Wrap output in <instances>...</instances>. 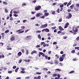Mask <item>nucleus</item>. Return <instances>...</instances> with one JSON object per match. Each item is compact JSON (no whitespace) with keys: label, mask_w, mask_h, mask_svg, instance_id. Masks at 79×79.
<instances>
[{"label":"nucleus","mask_w":79,"mask_h":79,"mask_svg":"<svg viewBox=\"0 0 79 79\" xmlns=\"http://www.w3.org/2000/svg\"><path fill=\"white\" fill-rule=\"evenodd\" d=\"M72 31L73 32V33H76L77 32H78V29L75 27L73 28Z\"/></svg>","instance_id":"obj_1"},{"label":"nucleus","mask_w":79,"mask_h":79,"mask_svg":"<svg viewBox=\"0 0 79 79\" xmlns=\"http://www.w3.org/2000/svg\"><path fill=\"white\" fill-rule=\"evenodd\" d=\"M72 17V14L70 13H69V15L66 17V19H71Z\"/></svg>","instance_id":"obj_2"},{"label":"nucleus","mask_w":79,"mask_h":79,"mask_svg":"<svg viewBox=\"0 0 79 79\" xmlns=\"http://www.w3.org/2000/svg\"><path fill=\"white\" fill-rule=\"evenodd\" d=\"M48 26V24H46L44 25H42L40 27V28H42V29H43V28H44V27H47Z\"/></svg>","instance_id":"obj_3"},{"label":"nucleus","mask_w":79,"mask_h":79,"mask_svg":"<svg viewBox=\"0 0 79 79\" xmlns=\"http://www.w3.org/2000/svg\"><path fill=\"white\" fill-rule=\"evenodd\" d=\"M40 8H41V6H38L35 8V10L38 11L39 10H40Z\"/></svg>","instance_id":"obj_4"},{"label":"nucleus","mask_w":79,"mask_h":79,"mask_svg":"<svg viewBox=\"0 0 79 79\" xmlns=\"http://www.w3.org/2000/svg\"><path fill=\"white\" fill-rule=\"evenodd\" d=\"M31 37H32V36H27L26 37L25 39H27V40H31Z\"/></svg>","instance_id":"obj_5"},{"label":"nucleus","mask_w":79,"mask_h":79,"mask_svg":"<svg viewBox=\"0 0 79 79\" xmlns=\"http://www.w3.org/2000/svg\"><path fill=\"white\" fill-rule=\"evenodd\" d=\"M43 14L41 13H39L37 14L36 15V17H39V16H42Z\"/></svg>","instance_id":"obj_6"},{"label":"nucleus","mask_w":79,"mask_h":79,"mask_svg":"<svg viewBox=\"0 0 79 79\" xmlns=\"http://www.w3.org/2000/svg\"><path fill=\"white\" fill-rule=\"evenodd\" d=\"M15 40V36H13L11 37L10 40L11 41H14Z\"/></svg>","instance_id":"obj_7"},{"label":"nucleus","mask_w":79,"mask_h":79,"mask_svg":"<svg viewBox=\"0 0 79 79\" xmlns=\"http://www.w3.org/2000/svg\"><path fill=\"white\" fill-rule=\"evenodd\" d=\"M18 56V58H19V56H21L22 55V52H19L17 54Z\"/></svg>","instance_id":"obj_8"},{"label":"nucleus","mask_w":79,"mask_h":79,"mask_svg":"<svg viewBox=\"0 0 79 79\" xmlns=\"http://www.w3.org/2000/svg\"><path fill=\"white\" fill-rule=\"evenodd\" d=\"M69 23H67L65 24V25L64 27V29H66L68 27V26H69Z\"/></svg>","instance_id":"obj_9"},{"label":"nucleus","mask_w":79,"mask_h":79,"mask_svg":"<svg viewBox=\"0 0 79 79\" xmlns=\"http://www.w3.org/2000/svg\"><path fill=\"white\" fill-rule=\"evenodd\" d=\"M24 32V31H19V30H18L16 31V32H18L19 34H22V33H23Z\"/></svg>","instance_id":"obj_10"},{"label":"nucleus","mask_w":79,"mask_h":79,"mask_svg":"<svg viewBox=\"0 0 79 79\" xmlns=\"http://www.w3.org/2000/svg\"><path fill=\"white\" fill-rule=\"evenodd\" d=\"M41 45H43V47H46L47 46L46 44H45V42H41Z\"/></svg>","instance_id":"obj_11"},{"label":"nucleus","mask_w":79,"mask_h":79,"mask_svg":"<svg viewBox=\"0 0 79 79\" xmlns=\"http://www.w3.org/2000/svg\"><path fill=\"white\" fill-rule=\"evenodd\" d=\"M45 58L46 59H48V60H50V59H51V57H48V56H45Z\"/></svg>","instance_id":"obj_12"},{"label":"nucleus","mask_w":79,"mask_h":79,"mask_svg":"<svg viewBox=\"0 0 79 79\" xmlns=\"http://www.w3.org/2000/svg\"><path fill=\"white\" fill-rule=\"evenodd\" d=\"M59 60L60 61H63L64 60V58H63L62 57H60Z\"/></svg>","instance_id":"obj_13"},{"label":"nucleus","mask_w":79,"mask_h":79,"mask_svg":"<svg viewBox=\"0 0 79 79\" xmlns=\"http://www.w3.org/2000/svg\"><path fill=\"white\" fill-rule=\"evenodd\" d=\"M59 29L60 30V31H64V29H63L61 26H59Z\"/></svg>","instance_id":"obj_14"},{"label":"nucleus","mask_w":79,"mask_h":79,"mask_svg":"<svg viewBox=\"0 0 79 79\" xmlns=\"http://www.w3.org/2000/svg\"><path fill=\"white\" fill-rule=\"evenodd\" d=\"M26 54L27 55H29V50L27 49V50H26Z\"/></svg>","instance_id":"obj_15"},{"label":"nucleus","mask_w":79,"mask_h":79,"mask_svg":"<svg viewBox=\"0 0 79 79\" xmlns=\"http://www.w3.org/2000/svg\"><path fill=\"white\" fill-rule=\"evenodd\" d=\"M40 54L41 55H42L43 57H44V56H46L44 53H43V52H40Z\"/></svg>","instance_id":"obj_16"},{"label":"nucleus","mask_w":79,"mask_h":79,"mask_svg":"<svg viewBox=\"0 0 79 79\" xmlns=\"http://www.w3.org/2000/svg\"><path fill=\"white\" fill-rule=\"evenodd\" d=\"M1 34L2 35V39H4V37H5V34H4V33H1Z\"/></svg>","instance_id":"obj_17"},{"label":"nucleus","mask_w":79,"mask_h":79,"mask_svg":"<svg viewBox=\"0 0 79 79\" xmlns=\"http://www.w3.org/2000/svg\"><path fill=\"white\" fill-rule=\"evenodd\" d=\"M73 7H74V4H73L70 6V9L73 10Z\"/></svg>","instance_id":"obj_18"},{"label":"nucleus","mask_w":79,"mask_h":79,"mask_svg":"<svg viewBox=\"0 0 79 79\" xmlns=\"http://www.w3.org/2000/svg\"><path fill=\"white\" fill-rule=\"evenodd\" d=\"M44 16H48L49 15V14L48 13H44Z\"/></svg>","instance_id":"obj_19"},{"label":"nucleus","mask_w":79,"mask_h":79,"mask_svg":"<svg viewBox=\"0 0 79 79\" xmlns=\"http://www.w3.org/2000/svg\"><path fill=\"white\" fill-rule=\"evenodd\" d=\"M45 31L46 32H48L50 31V30L48 28H46L45 29Z\"/></svg>","instance_id":"obj_20"},{"label":"nucleus","mask_w":79,"mask_h":79,"mask_svg":"<svg viewBox=\"0 0 79 79\" xmlns=\"http://www.w3.org/2000/svg\"><path fill=\"white\" fill-rule=\"evenodd\" d=\"M26 6V4L25 2H23L22 5V6Z\"/></svg>","instance_id":"obj_21"},{"label":"nucleus","mask_w":79,"mask_h":79,"mask_svg":"<svg viewBox=\"0 0 79 79\" xmlns=\"http://www.w3.org/2000/svg\"><path fill=\"white\" fill-rule=\"evenodd\" d=\"M2 58H5V56H4V55L3 54L2 56L0 55V59L2 58Z\"/></svg>","instance_id":"obj_22"},{"label":"nucleus","mask_w":79,"mask_h":79,"mask_svg":"<svg viewBox=\"0 0 79 79\" xmlns=\"http://www.w3.org/2000/svg\"><path fill=\"white\" fill-rule=\"evenodd\" d=\"M37 53V52H36V51H33L32 52H31V55H33L34 53Z\"/></svg>","instance_id":"obj_23"},{"label":"nucleus","mask_w":79,"mask_h":79,"mask_svg":"<svg viewBox=\"0 0 79 79\" xmlns=\"http://www.w3.org/2000/svg\"><path fill=\"white\" fill-rule=\"evenodd\" d=\"M24 61H25V62H30V61H31V60H30V59H28V60H24Z\"/></svg>","instance_id":"obj_24"},{"label":"nucleus","mask_w":79,"mask_h":79,"mask_svg":"<svg viewBox=\"0 0 79 79\" xmlns=\"http://www.w3.org/2000/svg\"><path fill=\"white\" fill-rule=\"evenodd\" d=\"M74 9L75 11H78V9H79V8H78V7H75Z\"/></svg>","instance_id":"obj_25"},{"label":"nucleus","mask_w":79,"mask_h":79,"mask_svg":"<svg viewBox=\"0 0 79 79\" xmlns=\"http://www.w3.org/2000/svg\"><path fill=\"white\" fill-rule=\"evenodd\" d=\"M22 53H24L25 52V50H24V49H22L21 50Z\"/></svg>","instance_id":"obj_26"},{"label":"nucleus","mask_w":79,"mask_h":79,"mask_svg":"<svg viewBox=\"0 0 79 79\" xmlns=\"http://www.w3.org/2000/svg\"><path fill=\"white\" fill-rule=\"evenodd\" d=\"M56 71H61V69H56Z\"/></svg>","instance_id":"obj_27"},{"label":"nucleus","mask_w":79,"mask_h":79,"mask_svg":"<svg viewBox=\"0 0 79 79\" xmlns=\"http://www.w3.org/2000/svg\"><path fill=\"white\" fill-rule=\"evenodd\" d=\"M54 63H55V64H58V63H58V60H55Z\"/></svg>","instance_id":"obj_28"},{"label":"nucleus","mask_w":79,"mask_h":79,"mask_svg":"<svg viewBox=\"0 0 79 79\" xmlns=\"http://www.w3.org/2000/svg\"><path fill=\"white\" fill-rule=\"evenodd\" d=\"M3 3L4 5H8V3L5 1H3Z\"/></svg>","instance_id":"obj_29"},{"label":"nucleus","mask_w":79,"mask_h":79,"mask_svg":"<svg viewBox=\"0 0 79 79\" xmlns=\"http://www.w3.org/2000/svg\"><path fill=\"white\" fill-rule=\"evenodd\" d=\"M66 56V54H63L62 55V57L63 58H64L65 57V56Z\"/></svg>","instance_id":"obj_30"},{"label":"nucleus","mask_w":79,"mask_h":79,"mask_svg":"<svg viewBox=\"0 0 79 79\" xmlns=\"http://www.w3.org/2000/svg\"><path fill=\"white\" fill-rule=\"evenodd\" d=\"M7 50H11L12 48H7Z\"/></svg>","instance_id":"obj_31"},{"label":"nucleus","mask_w":79,"mask_h":79,"mask_svg":"<svg viewBox=\"0 0 79 79\" xmlns=\"http://www.w3.org/2000/svg\"><path fill=\"white\" fill-rule=\"evenodd\" d=\"M52 76L53 77H56V76H57V74H53L52 75Z\"/></svg>","instance_id":"obj_32"},{"label":"nucleus","mask_w":79,"mask_h":79,"mask_svg":"<svg viewBox=\"0 0 79 79\" xmlns=\"http://www.w3.org/2000/svg\"><path fill=\"white\" fill-rule=\"evenodd\" d=\"M35 19V16H34L31 18L30 19L31 20H34V19Z\"/></svg>","instance_id":"obj_33"},{"label":"nucleus","mask_w":79,"mask_h":79,"mask_svg":"<svg viewBox=\"0 0 79 79\" xmlns=\"http://www.w3.org/2000/svg\"><path fill=\"white\" fill-rule=\"evenodd\" d=\"M21 29H23H23H25V27L24 26H21Z\"/></svg>","instance_id":"obj_34"},{"label":"nucleus","mask_w":79,"mask_h":79,"mask_svg":"<svg viewBox=\"0 0 79 79\" xmlns=\"http://www.w3.org/2000/svg\"><path fill=\"white\" fill-rule=\"evenodd\" d=\"M5 11L6 12V13H7L8 12V10L6 9H5Z\"/></svg>","instance_id":"obj_35"},{"label":"nucleus","mask_w":79,"mask_h":79,"mask_svg":"<svg viewBox=\"0 0 79 79\" xmlns=\"http://www.w3.org/2000/svg\"><path fill=\"white\" fill-rule=\"evenodd\" d=\"M38 37L39 39L40 40L41 39V36H40V35H39L38 36Z\"/></svg>","instance_id":"obj_36"},{"label":"nucleus","mask_w":79,"mask_h":79,"mask_svg":"<svg viewBox=\"0 0 79 79\" xmlns=\"http://www.w3.org/2000/svg\"><path fill=\"white\" fill-rule=\"evenodd\" d=\"M35 74H38V75H40V74H42V73L40 72H36Z\"/></svg>","instance_id":"obj_37"},{"label":"nucleus","mask_w":79,"mask_h":79,"mask_svg":"<svg viewBox=\"0 0 79 79\" xmlns=\"http://www.w3.org/2000/svg\"><path fill=\"white\" fill-rule=\"evenodd\" d=\"M19 69V68L17 67L15 70V72H16V73H17V72H18V70Z\"/></svg>","instance_id":"obj_38"},{"label":"nucleus","mask_w":79,"mask_h":79,"mask_svg":"<svg viewBox=\"0 0 79 79\" xmlns=\"http://www.w3.org/2000/svg\"><path fill=\"white\" fill-rule=\"evenodd\" d=\"M3 44H4L3 43H0V46H1V47H3Z\"/></svg>","instance_id":"obj_39"},{"label":"nucleus","mask_w":79,"mask_h":79,"mask_svg":"<svg viewBox=\"0 0 79 79\" xmlns=\"http://www.w3.org/2000/svg\"><path fill=\"white\" fill-rule=\"evenodd\" d=\"M19 13V11H18L17 12L16 11H14V13L15 14H17V13Z\"/></svg>","instance_id":"obj_40"},{"label":"nucleus","mask_w":79,"mask_h":79,"mask_svg":"<svg viewBox=\"0 0 79 79\" xmlns=\"http://www.w3.org/2000/svg\"><path fill=\"white\" fill-rule=\"evenodd\" d=\"M10 32V31H9V30H7L6 31H5V33H8V32Z\"/></svg>","instance_id":"obj_41"},{"label":"nucleus","mask_w":79,"mask_h":79,"mask_svg":"<svg viewBox=\"0 0 79 79\" xmlns=\"http://www.w3.org/2000/svg\"><path fill=\"white\" fill-rule=\"evenodd\" d=\"M41 31L40 30H37L36 31V33H40Z\"/></svg>","instance_id":"obj_42"},{"label":"nucleus","mask_w":79,"mask_h":79,"mask_svg":"<svg viewBox=\"0 0 79 79\" xmlns=\"http://www.w3.org/2000/svg\"><path fill=\"white\" fill-rule=\"evenodd\" d=\"M62 21V18H60V19L59 20V22H61Z\"/></svg>","instance_id":"obj_43"},{"label":"nucleus","mask_w":79,"mask_h":79,"mask_svg":"<svg viewBox=\"0 0 79 79\" xmlns=\"http://www.w3.org/2000/svg\"><path fill=\"white\" fill-rule=\"evenodd\" d=\"M20 69H21V70H22V71H25V69H24V68L21 67L20 68Z\"/></svg>","instance_id":"obj_44"},{"label":"nucleus","mask_w":79,"mask_h":79,"mask_svg":"<svg viewBox=\"0 0 79 79\" xmlns=\"http://www.w3.org/2000/svg\"><path fill=\"white\" fill-rule=\"evenodd\" d=\"M63 6H64V5H63V4H62L61 5H60V8H63Z\"/></svg>","instance_id":"obj_45"},{"label":"nucleus","mask_w":79,"mask_h":79,"mask_svg":"<svg viewBox=\"0 0 79 79\" xmlns=\"http://www.w3.org/2000/svg\"><path fill=\"white\" fill-rule=\"evenodd\" d=\"M76 6L77 8H79V4L77 3L76 5Z\"/></svg>","instance_id":"obj_46"},{"label":"nucleus","mask_w":79,"mask_h":79,"mask_svg":"<svg viewBox=\"0 0 79 79\" xmlns=\"http://www.w3.org/2000/svg\"><path fill=\"white\" fill-rule=\"evenodd\" d=\"M37 78L38 79H41V76H38V77H37Z\"/></svg>","instance_id":"obj_47"},{"label":"nucleus","mask_w":79,"mask_h":79,"mask_svg":"<svg viewBox=\"0 0 79 79\" xmlns=\"http://www.w3.org/2000/svg\"><path fill=\"white\" fill-rule=\"evenodd\" d=\"M14 16H15V17H18V15L16 14H14Z\"/></svg>","instance_id":"obj_48"},{"label":"nucleus","mask_w":79,"mask_h":79,"mask_svg":"<svg viewBox=\"0 0 79 79\" xmlns=\"http://www.w3.org/2000/svg\"><path fill=\"white\" fill-rule=\"evenodd\" d=\"M67 11L69 12H69H71V10L70 9H69L67 10Z\"/></svg>","instance_id":"obj_49"},{"label":"nucleus","mask_w":79,"mask_h":79,"mask_svg":"<svg viewBox=\"0 0 79 79\" xmlns=\"http://www.w3.org/2000/svg\"><path fill=\"white\" fill-rule=\"evenodd\" d=\"M71 53H75V50H72L71 52Z\"/></svg>","instance_id":"obj_50"},{"label":"nucleus","mask_w":79,"mask_h":79,"mask_svg":"<svg viewBox=\"0 0 79 79\" xmlns=\"http://www.w3.org/2000/svg\"><path fill=\"white\" fill-rule=\"evenodd\" d=\"M40 18H42L43 19H44L45 18V16L43 15V16L40 17Z\"/></svg>","instance_id":"obj_51"},{"label":"nucleus","mask_w":79,"mask_h":79,"mask_svg":"<svg viewBox=\"0 0 79 79\" xmlns=\"http://www.w3.org/2000/svg\"><path fill=\"white\" fill-rule=\"evenodd\" d=\"M56 27H52L51 28L53 30H54V29H56Z\"/></svg>","instance_id":"obj_52"},{"label":"nucleus","mask_w":79,"mask_h":79,"mask_svg":"<svg viewBox=\"0 0 79 79\" xmlns=\"http://www.w3.org/2000/svg\"><path fill=\"white\" fill-rule=\"evenodd\" d=\"M20 72L21 73H26V72H25V71H21Z\"/></svg>","instance_id":"obj_53"},{"label":"nucleus","mask_w":79,"mask_h":79,"mask_svg":"<svg viewBox=\"0 0 79 79\" xmlns=\"http://www.w3.org/2000/svg\"><path fill=\"white\" fill-rule=\"evenodd\" d=\"M75 49H77L78 50H79V47H75Z\"/></svg>","instance_id":"obj_54"},{"label":"nucleus","mask_w":79,"mask_h":79,"mask_svg":"<svg viewBox=\"0 0 79 79\" xmlns=\"http://www.w3.org/2000/svg\"><path fill=\"white\" fill-rule=\"evenodd\" d=\"M8 73L9 74H10V73H12V71H8Z\"/></svg>","instance_id":"obj_55"},{"label":"nucleus","mask_w":79,"mask_h":79,"mask_svg":"<svg viewBox=\"0 0 79 79\" xmlns=\"http://www.w3.org/2000/svg\"><path fill=\"white\" fill-rule=\"evenodd\" d=\"M44 70H45V71H48V69L46 68V69L45 68H44L43 69Z\"/></svg>","instance_id":"obj_56"},{"label":"nucleus","mask_w":79,"mask_h":79,"mask_svg":"<svg viewBox=\"0 0 79 79\" xmlns=\"http://www.w3.org/2000/svg\"><path fill=\"white\" fill-rule=\"evenodd\" d=\"M60 9L59 8H58L57 10V13H60Z\"/></svg>","instance_id":"obj_57"},{"label":"nucleus","mask_w":79,"mask_h":79,"mask_svg":"<svg viewBox=\"0 0 79 79\" xmlns=\"http://www.w3.org/2000/svg\"><path fill=\"white\" fill-rule=\"evenodd\" d=\"M74 72H75L73 70V71H72L70 72H69V73H70V74H71L72 73H74Z\"/></svg>","instance_id":"obj_58"},{"label":"nucleus","mask_w":79,"mask_h":79,"mask_svg":"<svg viewBox=\"0 0 79 79\" xmlns=\"http://www.w3.org/2000/svg\"><path fill=\"white\" fill-rule=\"evenodd\" d=\"M61 32H62V31H57V34H60V33H61Z\"/></svg>","instance_id":"obj_59"},{"label":"nucleus","mask_w":79,"mask_h":79,"mask_svg":"<svg viewBox=\"0 0 79 79\" xmlns=\"http://www.w3.org/2000/svg\"><path fill=\"white\" fill-rule=\"evenodd\" d=\"M55 56H56V57H57V58H59V56H58V54L56 55Z\"/></svg>","instance_id":"obj_60"},{"label":"nucleus","mask_w":79,"mask_h":79,"mask_svg":"<svg viewBox=\"0 0 79 79\" xmlns=\"http://www.w3.org/2000/svg\"><path fill=\"white\" fill-rule=\"evenodd\" d=\"M67 4H68L67 2H64V5L65 6H66V5H67Z\"/></svg>","instance_id":"obj_61"},{"label":"nucleus","mask_w":79,"mask_h":79,"mask_svg":"<svg viewBox=\"0 0 79 79\" xmlns=\"http://www.w3.org/2000/svg\"><path fill=\"white\" fill-rule=\"evenodd\" d=\"M52 15H55V11H52Z\"/></svg>","instance_id":"obj_62"},{"label":"nucleus","mask_w":79,"mask_h":79,"mask_svg":"<svg viewBox=\"0 0 79 79\" xmlns=\"http://www.w3.org/2000/svg\"><path fill=\"white\" fill-rule=\"evenodd\" d=\"M22 62V60L21 59L19 60V63H21Z\"/></svg>","instance_id":"obj_63"},{"label":"nucleus","mask_w":79,"mask_h":79,"mask_svg":"<svg viewBox=\"0 0 79 79\" xmlns=\"http://www.w3.org/2000/svg\"><path fill=\"white\" fill-rule=\"evenodd\" d=\"M48 11L47 10H44V13H47L48 12Z\"/></svg>","instance_id":"obj_64"}]
</instances>
